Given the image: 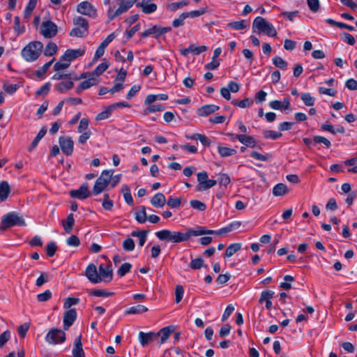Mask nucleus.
Returning a JSON list of instances; mask_svg holds the SVG:
<instances>
[{
  "mask_svg": "<svg viewBox=\"0 0 357 357\" xmlns=\"http://www.w3.org/2000/svg\"><path fill=\"white\" fill-rule=\"evenodd\" d=\"M43 48V44L41 42H31L22 49V56L26 61H34L40 55Z\"/></svg>",
  "mask_w": 357,
  "mask_h": 357,
  "instance_id": "nucleus-1",
  "label": "nucleus"
},
{
  "mask_svg": "<svg viewBox=\"0 0 357 357\" xmlns=\"http://www.w3.org/2000/svg\"><path fill=\"white\" fill-rule=\"evenodd\" d=\"M155 236L160 241H167L172 243H181L189 240V236L185 234V232L172 231L168 229L157 231Z\"/></svg>",
  "mask_w": 357,
  "mask_h": 357,
  "instance_id": "nucleus-2",
  "label": "nucleus"
},
{
  "mask_svg": "<svg viewBox=\"0 0 357 357\" xmlns=\"http://www.w3.org/2000/svg\"><path fill=\"white\" fill-rule=\"evenodd\" d=\"M253 31L257 29L259 33H264L270 37H276L277 31L272 24L262 17H257L252 23Z\"/></svg>",
  "mask_w": 357,
  "mask_h": 357,
  "instance_id": "nucleus-3",
  "label": "nucleus"
},
{
  "mask_svg": "<svg viewBox=\"0 0 357 357\" xmlns=\"http://www.w3.org/2000/svg\"><path fill=\"white\" fill-rule=\"evenodd\" d=\"M25 226L26 223L22 216L13 211L4 215L1 218V229L6 230L13 226Z\"/></svg>",
  "mask_w": 357,
  "mask_h": 357,
  "instance_id": "nucleus-4",
  "label": "nucleus"
},
{
  "mask_svg": "<svg viewBox=\"0 0 357 357\" xmlns=\"http://www.w3.org/2000/svg\"><path fill=\"white\" fill-rule=\"evenodd\" d=\"M66 333L63 331L58 328H52L45 336L47 342L51 344H59L66 341Z\"/></svg>",
  "mask_w": 357,
  "mask_h": 357,
  "instance_id": "nucleus-5",
  "label": "nucleus"
},
{
  "mask_svg": "<svg viewBox=\"0 0 357 357\" xmlns=\"http://www.w3.org/2000/svg\"><path fill=\"white\" fill-rule=\"evenodd\" d=\"M57 32V26L52 21L47 20L42 22L40 26V33L45 38H52L54 37Z\"/></svg>",
  "mask_w": 357,
  "mask_h": 357,
  "instance_id": "nucleus-6",
  "label": "nucleus"
},
{
  "mask_svg": "<svg viewBox=\"0 0 357 357\" xmlns=\"http://www.w3.org/2000/svg\"><path fill=\"white\" fill-rule=\"evenodd\" d=\"M171 30L172 28L170 26L162 27L159 25H154L152 27L142 32L139 36L142 38H146L150 35H153L154 38H158L162 35L171 31Z\"/></svg>",
  "mask_w": 357,
  "mask_h": 357,
  "instance_id": "nucleus-7",
  "label": "nucleus"
},
{
  "mask_svg": "<svg viewBox=\"0 0 357 357\" xmlns=\"http://www.w3.org/2000/svg\"><path fill=\"white\" fill-rule=\"evenodd\" d=\"M77 11L82 15L89 17H95L97 15L96 9L87 1L79 3L77 6Z\"/></svg>",
  "mask_w": 357,
  "mask_h": 357,
  "instance_id": "nucleus-8",
  "label": "nucleus"
},
{
  "mask_svg": "<svg viewBox=\"0 0 357 357\" xmlns=\"http://www.w3.org/2000/svg\"><path fill=\"white\" fill-rule=\"evenodd\" d=\"M98 275L100 278V282L104 281L107 283L112 281L113 278V270L112 268V264H101L98 266Z\"/></svg>",
  "mask_w": 357,
  "mask_h": 357,
  "instance_id": "nucleus-9",
  "label": "nucleus"
},
{
  "mask_svg": "<svg viewBox=\"0 0 357 357\" xmlns=\"http://www.w3.org/2000/svg\"><path fill=\"white\" fill-rule=\"evenodd\" d=\"M59 142L62 152L66 155L69 156L73 154L74 142L70 137L61 136L59 139Z\"/></svg>",
  "mask_w": 357,
  "mask_h": 357,
  "instance_id": "nucleus-10",
  "label": "nucleus"
},
{
  "mask_svg": "<svg viewBox=\"0 0 357 357\" xmlns=\"http://www.w3.org/2000/svg\"><path fill=\"white\" fill-rule=\"evenodd\" d=\"M77 316V311L75 308L69 309L64 312L63 317V330H68L76 320Z\"/></svg>",
  "mask_w": 357,
  "mask_h": 357,
  "instance_id": "nucleus-11",
  "label": "nucleus"
},
{
  "mask_svg": "<svg viewBox=\"0 0 357 357\" xmlns=\"http://www.w3.org/2000/svg\"><path fill=\"white\" fill-rule=\"evenodd\" d=\"M69 194L71 197L85 199L89 197L92 192L89 190L87 184L84 183L78 189L70 190Z\"/></svg>",
  "mask_w": 357,
  "mask_h": 357,
  "instance_id": "nucleus-12",
  "label": "nucleus"
},
{
  "mask_svg": "<svg viewBox=\"0 0 357 357\" xmlns=\"http://www.w3.org/2000/svg\"><path fill=\"white\" fill-rule=\"evenodd\" d=\"M85 275L87 279L93 284L100 282V278L98 275L97 268L95 264H89L85 270Z\"/></svg>",
  "mask_w": 357,
  "mask_h": 357,
  "instance_id": "nucleus-13",
  "label": "nucleus"
},
{
  "mask_svg": "<svg viewBox=\"0 0 357 357\" xmlns=\"http://www.w3.org/2000/svg\"><path fill=\"white\" fill-rule=\"evenodd\" d=\"M85 52V50L83 49H77V50H67L63 55L61 56V60L64 61H68L70 63L71 61L78 58L79 56H82Z\"/></svg>",
  "mask_w": 357,
  "mask_h": 357,
  "instance_id": "nucleus-14",
  "label": "nucleus"
},
{
  "mask_svg": "<svg viewBox=\"0 0 357 357\" xmlns=\"http://www.w3.org/2000/svg\"><path fill=\"white\" fill-rule=\"evenodd\" d=\"M138 339L142 347H146L154 340H156V335L155 332L144 333L140 331L138 334Z\"/></svg>",
  "mask_w": 357,
  "mask_h": 357,
  "instance_id": "nucleus-15",
  "label": "nucleus"
},
{
  "mask_svg": "<svg viewBox=\"0 0 357 357\" xmlns=\"http://www.w3.org/2000/svg\"><path fill=\"white\" fill-rule=\"evenodd\" d=\"M136 6L141 8L142 10L145 14H151L157 10V5L151 3V0H142L141 2L136 3Z\"/></svg>",
  "mask_w": 357,
  "mask_h": 357,
  "instance_id": "nucleus-16",
  "label": "nucleus"
},
{
  "mask_svg": "<svg viewBox=\"0 0 357 357\" xmlns=\"http://www.w3.org/2000/svg\"><path fill=\"white\" fill-rule=\"evenodd\" d=\"M235 138H236L241 143L248 147H258L257 145V142L252 136L245 135H236ZM259 148L261 149V147L259 146Z\"/></svg>",
  "mask_w": 357,
  "mask_h": 357,
  "instance_id": "nucleus-17",
  "label": "nucleus"
},
{
  "mask_svg": "<svg viewBox=\"0 0 357 357\" xmlns=\"http://www.w3.org/2000/svg\"><path fill=\"white\" fill-rule=\"evenodd\" d=\"M72 354L73 357H85L82 343V335H79L75 339Z\"/></svg>",
  "mask_w": 357,
  "mask_h": 357,
  "instance_id": "nucleus-18",
  "label": "nucleus"
},
{
  "mask_svg": "<svg viewBox=\"0 0 357 357\" xmlns=\"http://www.w3.org/2000/svg\"><path fill=\"white\" fill-rule=\"evenodd\" d=\"M219 109V106L215 105H205L197 109V114L199 116H207L215 112Z\"/></svg>",
  "mask_w": 357,
  "mask_h": 357,
  "instance_id": "nucleus-19",
  "label": "nucleus"
},
{
  "mask_svg": "<svg viewBox=\"0 0 357 357\" xmlns=\"http://www.w3.org/2000/svg\"><path fill=\"white\" fill-rule=\"evenodd\" d=\"M215 230L207 229L203 227H198L196 229H189L185 232V234L189 236V238L192 236H197L204 234H215Z\"/></svg>",
  "mask_w": 357,
  "mask_h": 357,
  "instance_id": "nucleus-20",
  "label": "nucleus"
},
{
  "mask_svg": "<svg viewBox=\"0 0 357 357\" xmlns=\"http://www.w3.org/2000/svg\"><path fill=\"white\" fill-rule=\"evenodd\" d=\"M173 332V329L171 326L164 327L160 329L158 332L155 333L156 335V339L159 337H160V340L159 342L160 344L165 343L169 337L171 333Z\"/></svg>",
  "mask_w": 357,
  "mask_h": 357,
  "instance_id": "nucleus-21",
  "label": "nucleus"
},
{
  "mask_svg": "<svg viewBox=\"0 0 357 357\" xmlns=\"http://www.w3.org/2000/svg\"><path fill=\"white\" fill-rule=\"evenodd\" d=\"M128 10V9L122 1L121 2L119 8L114 12H113V9L112 8H109L107 12L109 21L113 20L117 16L126 13Z\"/></svg>",
  "mask_w": 357,
  "mask_h": 357,
  "instance_id": "nucleus-22",
  "label": "nucleus"
},
{
  "mask_svg": "<svg viewBox=\"0 0 357 357\" xmlns=\"http://www.w3.org/2000/svg\"><path fill=\"white\" fill-rule=\"evenodd\" d=\"M97 84L98 81L96 78L94 77H90L86 80H84L80 83V84L76 89V93H80L83 90L87 89Z\"/></svg>",
  "mask_w": 357,
  "mask_h": 357,
  "instance_id": "nucleus-23",
  "label": "nucleus"
},
{
  "mask_svg": "<svg viewBox=\"0 0 357 357\" xmlns=\"http://www.w3.org/2000/svg\"><path fill=\"white\" fill-rule=\"evenodd\" d=\"M10 193V188L6 181L0 182V202H5Z\"/></svg>",
  "mask_w": 357,
  "mask_h": 357,
  "instance_id": "nucleus-24",
  "label": "nucleus"
},
{
  "mask_svg": "<svg viewBox=\"0 0 357 357\" xmlns=\"http://www.w3.org/2000/svg\"><path fill=\"white\" fill-rule=\"evenodd\" d=\"M166 198L161 192L156 193L151 199V204L156 208H162L166 204Z\"/></svg>",
  "mask_w": 357,
  "mask_h": 357,
  "instance_id": "nucleus-25",
  "label": "nucleus"
},
{
  "mask_svg": "<svg viewBox=\"0 0 357 357\" xmlns=\"http://www.w3.org/2000/svg\"><path fill=\"white\" fill-rule=\"evenodd\" d=\"M241 222L239 221H234L229 224L227 226L221 228L220 229L215 231V234L220 235L222 234L229 233L234 229H237L240 227Z\"/></svg>",
  "mask_w": 357,
  "mask_h": 357,
  "instance_id": "nucleus-26",
  "label": "nucleus"
},
{
  "mask_svg": "<svg viewBox=\"0 0 357 357\" xmlns=\"http://www.w3.org/2000/svg\"><path fill=\"white\" fill-rule=\"evenodd\" d=\"M148 311V308L142 305H137L128 308L125 313L126 314H140Z\"/></svg>",
  "mask_w": 357,
  "mask_h": 357,
  "instance_id": "nucleus-27",
  "label": "nucleus"
},
{
  "mask_svg": "<svg viewBox=\"0 0 357 357\" xmlns=\"http://www.w3.org/2000/svg\"><path fill=\"white\" fill-rule=\"evenodd\" d=\"M75 224V220L73 213H70L66 218V220L62 221V225L67 234H70L72 231Z\"/></svg>",
  "mask_w": 357,
  "mask_h": 357,
  "instance_id": "nucleus-28",
  "label": "nucleus"
},
{
  "mask_svg": "<svg viewBox=\"0 0 357 357\" xmlns=\"http://www.w3.org/2000/svg\"><path fill=\"white\" fill-rule=\"evenodd\" d=\"M47 132V129L45 127H43L40 130L37 134L35 139L33 140L31 144H30L29 147L28 148V151L29 152L32 151L38 145V142L40 141V139L45 135Z\"/></svg>",
  "mask_w": 357,
  "mask_h": 357,
  "instance_id": "nucleus-29",
  "label": "nucleus"
},
{
  "mask_svg": "<svg viewBox=\"0 0 357 357\" xmlns=\"http://www.w3.org/2000/svg\"><path fill=\"white\" fill-rule=\"evenodd\" d=\"M218 151L221 157H229L236 153V149L227 146H223L220 144L218 146Z\"/></svg>",
  "mask_w": 357,
  "mask_h": 357,
  "instance_id": "nucleus-30",
  "label": "nucleus"
},
{
  "mask_svg": "<svg viewBox=\"0 0 357 357\" xmlns=\"http://www.w3.org/2000/svg\"><path fill=\"white\" fill-rule=\"evenodd\" d=\"M227 26L234 30H243L248 26V23L246 20H242L236 22H231L227 24Z\"/></svg>",
  "mask_w": 357,
  "mask_h": 357,
  "instance_id": "nucleus-31",
  "label": "nucleus"
},
{
  "mask_svg": "<svg viewBox=\"0 0 357 357\" xmlns=\"http://www.w3.org/2000/svg\"><path fill=\"white\" fill-rule=\"evenodd\" d=\"M287 192V187L284 183H278L273 188V194L275 197L283 196Z\"/></svg>",
  "mask_w": 357,
  "mask_h": 357,
  "instance_id": "nucleus-32",
  "label": "nucleus"
},
{
  "mask_svg": "<svg viewBox=\"0 0 357 357\" xmlns=\"http://www.w3.org/2000/svg\"><path fill=\"white\" fill-rule=\"evenodd\" d=\"M253 103V100L251 98H247L242 100H238L234 99L231 100V104L234 106H238L241 108H246L250 107Z\"/></svg>",
  "mask_w": 357,
  "mask_h": 357,
  "instance_id": "nucleus-33",
  "label": "nucleus"
},
{
  "mask_svg": "<svg viewBox=\"0 0 357 357\" xmlns=\"http://www.w3.org/2000/svg\"><path fill=\"white\" fill-rule=\"evenodd\" d=\"M147 231H132L131 232V236L133 237H138L139 238V246L142 247L146 241V236H147Z\"/></svg>",
  "mask_w": 357,
  "mask_h": 357,
  "instance_id": "nucleus-34",
  "label": "nucleus"
},
{
  "mask_svg": "<svg viewBox=\"0 0 357 357\" xmlns=\"http://www.w3.org/2000/svg\"><path fill=\"white\" fill-rule=\"evenodd\" d=\"M74 86L72 81L62 82L55 85L56 89L60 93L71 89Z\"/></svg>",
  "mask_w": 357,
  "mask_h": 357,
  "instance_id": "nucleus-35",
  "label": "nucleus"
},
{
  "mask_svg": "<svg viewBox=\"0 0 357 357\" xmlns=\"http://www.w3.org/2000/svg\"><path fill=\"white\" fill-rule=\"evenodd\" d=\"M89 30L80 27H75L70 31L69 35L72 37L84 38L88 34Z\"/></svg>",
  "mask_w": 357,
  "mask_h": 357,
  "instance_id": "nucleus-36",
  "label": "nucleus"
},
{
  "mask_svg": "<svg viewBox=\"0 0 357 357\" xmlns=\"http://www.w3.org/2000/svg\"><path fill=\"white\" fill-rule=\"evenodd\" d=\"M241 248V243H233L229 245L225 252V257H230Z\"/></svg>",
  "mask_w": 357,
  "mask_h": 357,
  "instance_id": "nucleus-37",
  "label": "nucleus"
},
{
  "mask_svg": "<svg viewBox=\"0 0 357 357\" xmlns=\"http://www.w3.org/2000/svg\"><path fill=\"white\" fill-rule=\"evenodd\" d=\"M57 45L53 42H49L43 52L46 56H52L56 53Z\"/></svg>",
  "mask_w": 357,
  "mask_h": 357,
  "instance_id": "nucleus-38",
  "label": "nucleus"
},
{
  "mask_svg": "<svg viewBox=\"0 0 357 357\" xmlns=\"http://www.w3.org/2000/svg\"><path fill=\"white\" fill-rule=\"evenodd\" d=\"M135 219L139 223H144L147 220L146 207L141 206L140 210L135 212Z\"/></svg>",
  "mask_w": 357,
  "mask_h": 357,
  "instance_id": "nucleus-39",
  "label": "nucleus"
},
{
  "mask_svg": "<svg viewBox=\"0 0 357 357\" xmlns=\"http://www.w3.org/2000/svg\"><path fill=\"white\" fill-rule=\"evenodd\" d=\"M189 1L188 0H183L181 1L178 2H173L171 3H169L167 6V8L170 11H176L187 5H188Z\"/></svg>",
  "mask_w": 357,
  "mask_h": 357,
  "instance_id": "nucleus-40",
  "label": "nucleus"
},
{
  "mask_svg": "<svg viewBox=\"0 0 357 357\" xmlns=\"http://www.w3.org/2000/svg\"><path fill=\"white\" fill-rule=\"evenodd\" d=\"M54 59H53L51 61H50L49 62L45 63L41 68L38 69L35 72V75L37 76V77L43 78L44 77V75L46 74L49 68L51 66V65L54 62Z\"/></svg>",
  "mask_w": 357,
  "mask_h": 357,
  "instance_id": "nucleus-41",
  "label": "nucleus"
},
{
  "mask_svg": "<svg viewBox=\"0 0 357 357\" xmlns=\"http://www.w3.org/2000/svg\"><path fill=\"white\" fill-rule=\"evenodd\" d=\"M73 24L77 27L89 30V22L85 18L82 17L77 16L76 17H74Z\"/></svg>",
  "mask_w": 357,
  "mask_h": 357,
  "instance_id": "nucleus-42",
  "label": "nucleus"
},
{
  "mask_svg": "<svg viewBox=\"0 0 357 357\" xmlns=\"http://www.w3.org/2000/svg\"><path fill=\"white\" fill-rule=\"evenodd\" d=\"M89 295L98 297H109L114 294V292H109L101 289H93L87 291Z\"/></svg>",
  "mask_w": 357,
  "mask_h": 357,
  "instance_id": "nucleus-43",
  "label": "nucleus"
},
{
  "mask_svg": "<svg viewBox=\"0 0 357 357\" xmlns=\"http://www.w3.org/2000/svg\"><path fill=\"white\" fill-rule=\"evenodd\" d=\"M204 266V261L202 257L192 259L189 264V267L192 270H198Z\"/></svg>",
  "mask_w": 357,
  "mask_h": 357,
  "instance_id": "nucleus-44",
  "label": "nucleus"
},
{
  "mask_svg": "<svg viewBox=\"0 0 357 357\" xmlns=\"http://www.w3.org/2000/svg\"><path fill=\"white\" fill-rule=\"evenodd\" d=\"M107 187L104 185L101 181H100L99 178H98L97 180L95 182L94 186L93 188L92 194L94 195H98L100 194L102 192H103Z\"/></svg>",
  "mask_w": 357,
  "mask_h": 357,
  "instance_id": "nucleus-45",
  "label": "nucleus"
},
{
  "mask_svg": "<svg viewBox=\"0 0 357 357\" xmlns=\"http://www.w3.org/2000/svg\"><path fill=\"white\" fill-rule=\"evenodd\" d=\"M37 0H29L24 10V17L29 18L36 6Z\"/></svg>",
  "mask_w": 357,
  "mask_h": 357,
  "instance_id": "nucleus-46",
  "label": "nucleus"
},
{
  "mask_svg": "<svg viewBox=\"0 0 357 357\" xmlns=\"http://www.w3.org/2000/svg\"><path fill=\"white\" fill-rule=\"evenodd\" d=\"M273 63L276 67L282 70H286L287 68V63L279 56H276L273 59Z\"/></svg>",
  "mask_w": 357,
  "mask_h": 357,
  "instance_id": "nucleus-47",
  "label": "nucleus"
},
{
  "mask_svg": "<svg viewBox=\"0 0 357 357\" xmlns=\"http://www.w3.org/2000/svg\"><path fill=\"white\" fill-rule=\"evenodd\" d=\"M274 294V291L271 290L263 291L261 293V296L259 299V303H263L264 302L266 303L267 301L271 300V298L273 297Z\"/></svg>",
  "mask_w": 357,
  "mask_h": 357,
  "instance_id": "nucleus-48",
  "label": "nucleus"
},
{
  "mask_svg": "<svg viewBox=\"0 0 357 357\" xmlns=\"http://www.w3.org/2000/svg\"><path fill=\"white\" fill-rule=\"evenodd\" d=\"M109 67V65L107 63H101L99 64L96 69L91 73V75L93 77L99 76L102 75Z\"/></svg>",
  "mask_w": 357,
  "mask_h": 357,
  "instance_id": "nucleus-49",
  "label": "nucleus"
},
{
  "mask_svg": "<svg viewBox=\"0 0 357 357\" xmlns=\"http://www.w3.org/2000/svg\"><path fill=\"white\" fill-rule=\"evenodd\" d=\"M263 135L266 139H271L273 140L280 138L282 135L280 132L270 130H264Z\"/></svg>",
  "mask_w": 357,
  "mask_h": 357,
  "instance_id": "nucleus-50",
  "label": "nucleus"
},
{
  "mask_svg": "<svg viewBox=\"0 0 357 357\" xmlns=\"http://www.w3.org/2000/svg\"><path fill=\"white\" fill-rule=\"evenodd\" d=\"M301 98L306 106L310 107L314 105V98L309 93H303Z\"/></svg>",
  "mask_w": 357,
  "mask_h": 357,
  "instance_id": "nucleus-51",
  "label": "nucleus"
},
{
  "mask_svg": "<svg viewBox=\"0 0 357 357\" xmlns=\"http://www.w3.org/2000/svg\"><path fill=\"white\" fill-rule=\"evenodd\" d=\"M190 204L191 207H192L194 209H197L200 211H204L206 208V205L197 199H192L190 202Z\"/></svg>",
  "mask_w": 357,
  "mask_h": 357,
  "instance_id": "nucleus-52",
  "label": "nucleus"
},
{
  "mask_svg": "<svg viewBox=\"0 0 357 357\" xmlns=\"http://www.w3.org/2000/svg\"><path fill=\"white\" fill-rule=\"evenodd\" d=\"M132 268V265L130 263H123L121 266L120 268H119V270L117 271V274L120 276V277H123L126 274H127L128 273H129L130 271V269Z\"/></svg>",
  "mask_w": 357,
  "mask_h": 357,
  "instance_id": "nucleus-53",
  "label": "nucleus"
},
{
  "mask_svg": "<svg viewBox=\"0 0 357 357\" xmlns=\"http://www.w3.org/2000/svg\"><path fill=\"white\" fill-rule=\"evenodd\" d=\"M217 183L218 181L216 180L208 178L203 185H202L201 187H197V190L201 192L208 190L209 188L215 185Z\"/></svg>",
  "mask_w": 357,
  "mask_h": 357,
  "instance_id": "nucleus-54",
  "label": "nucleus"
},
{
  "mask_svg": "<svg viewBox=\"0 0 357 357\" xmlns=\"http://www.w3.org/2000/svg\"><path fill=\"white\" fill-rule=\"evenodd\" d=\"M190 53H192L195 55H199V54L207 50V47L205 45L202 46H195L194 44H192L189 46Z\"/></svg>",
  "mask_w": 357,
  "mask_h": 357,
  "instance_id": "nucleus-55",
  "label": "nucleus"
},
{
  "mask_svg": "<svg viewBox=\"0 0 357 357\" xmlns=\"http://www.w3.org/2000/svg\"><path fill=\"white\" fill-rule=\"evenodd\" d=\"M112 111L113 110L109 108V105L107 106L104 111H102V112L99 113L96 116V121H102V120H104V119H106L109 118L110 116L111 113H112Z\"/></svg>",
  "mask_w": 357,
  "mask_h": 357,
  "instance_id": "nucleus-56",
  "label": "nucleus"
},
{
  "mask_svg": "<svg viewBox=\"0 0 357 357\" xmlns=\"http://www.w3.org/2000/svg\"><path fill=\"white\" fill-rule=\"evenodd\" d=\"M167 205L172 208H178L181 204V198H173L169 197L167 202Z\"/></svg>",
  "mask_w": 357,
  "mask_h": 357,
  "instance_id": "nucleus-57",
  "label": "nucleus"
},
{
  "mask_svg": "<svg viewBox=\"0 0 357 357\" xmlns=\"http://www.w3.org/2000/svg\"><path fill=\"white\" fill-rule=\"evenodd\" d=\"M313 141L315 144H323L326 148H330L331 146V142L324 137L315 135L313 137Z\"/></svg>",
  "mask_w": 357,
  "mask_h": 357,
  "instance_id": "nucleus-58",
  "label": "nucleus"
},
{
  "mask_svg": "<svg viewBox=\"0 0 357 357\" xmlns=\"http://www.w3.org/2000/svg\"><path fill=\"white\" fill-rule=\"evenodd\" d=\"M284 280L285 282H281L280 287L285 290L290 289L291 288V285L289 282H293L294 280V278L291 275H287L284 277Z\"/></svg>",
  "mask_w": 357,
  "mask_h": 357,
  "instance_id": "nucleus-59",
  "label": "nucleus"
},
{
  "mask_svg": "<svg viewBox=\"0 0 357 357\" xmlns=\"http://www.w3.org/2000/svg\"><path fill=\"white\" fill-rule=\"evenodd\" d=\"M165 109V107L162 105H151L147 107V108L144 111L145 114H148L149 113H154L156 112H160Z\"/></svg>",
  "mask_w": 357,
  "mask_h": 357,
  "instance_id": "nucleus-60",
  "label": "nucleus"
},
{
  "mask_svg": "<svg viewBox=\"0 0 357 357\" xmlns=\"http://www.w3.org/2000/svg\"><path fill=\"white\" fill-rule=\"evenodd\" d=\"M57 245L56 243L54 242H50L46 247V255L49 257H52L55 255Z\"/></svg>",
  "mask_w": 357,
  "mask_h": 357,
  "instance_id": "nucleus-61",
  "label": "nucleus"
},
{
  "mask_svg": "<svg viewBox=\"0 0 357 357\" xmlns=\"http://www.w3.org/2000/svg\"><path fill=\"white\" fill-rule=\"evenodd\" d=\"M102 205L105 210H106V211L112 210V208L114 206V203H113L112 200L109 199V197L108 194L104 195V199H103Z\"/></svg>",
  "mask_w": 357,
  "mask_h": 357,
  "instance_id": "nucleus-62",
  "label": "nucleus"
},
{
  "mask_svg": "<svg viewBox=\"0 0 357 357\" xmlns=\"http://www.w3.org/2000/svg\"><path fill=\"white\" fill-rule=\"evenodd\" d=\"M188 18L185 13H181L179 17L172 22V26L174 28H178L179 26H181L184 24L185 20Z\"/></svg>",
  "mask_w": 357,
  "mask_h": 357,
  "instance_id": "nucleus-63",
  "label": "nucleus"
},
{
  "mask_svg": "<svg viewBox=\"0 0 357 357\" xmlns=\"http://www.w3.org/2000/svg\"><path fill=\"white\" fill-rule=\"evenodd\" d=\"M123 248L126 251H132L135 249V242L133 239L130 238H126L123 242Z\"/></svg>",
  "mask_w": 357,
  "mask_h": 357,
  "instance_id": "nucleus-64",
  "label": "nucleus"
}]
</instances>
